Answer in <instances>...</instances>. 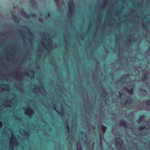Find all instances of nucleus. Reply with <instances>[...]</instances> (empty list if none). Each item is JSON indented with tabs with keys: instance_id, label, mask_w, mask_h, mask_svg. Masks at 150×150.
<instances>
[{
	"instance_id": "nucleus-1",
	"label": "nucleus",
	"mask_w": 150,
	"mask_h": 150,
	"mask_svg": "<svg viewBox=\"0 0 150 150\" xmlns=\"http://www.w3.org/2000/svg\"><path fill=\"white\" fill-rule=\"evenodd\" d=\"M18 145L15 137L12 133L11 137L10 139L9 150H13Z\"/></svg>"
},
{
	"instance_id": "nucleus-2",
	"label": "nucleus",
	"mask_w": 150,
	"mask_h": 150,
	"mask_svg": "<svg viewBox=\"0 0 150 150\" xmlns=\"http://www.w3.org/2000/svg\"><path fill=\"white\" fill-rule=\"evenodd\" d=\"M115 140V146L119 150H125V148L122 143V141L119 138H116Z\"/></svg>"
},
{
	"instance_id": "nucleus-3",
	"label": "nucleus",
	"mask_w": 150,
	"mask_h": 150,
	"mask_svg": "<svg viewBox=\"0 0 150 150\" xmlns=\"http://www.w3.org/2000/svg\"><path fill=\"white\" fill-rule=\"evenodd\" d=\"M74 11L73 1L72 0H70L68 3V13L72 14Z\"/></svg>"
},
{
	"instance_id": "nucleus-4",
	"label": "nucleus",
	"mask_w": 150,
	"mask_h": 150,
	"mask_svg": "<svg viewBox=\"0 0 150 150\" xmlns=\"http://www.w3.org/2000/svg\"><path fill=\"white\" fill-rule=\"evenodd\" d=\"M25 114L30 116L31 115L33 114L34 113V111L32 110L30 107H27L25 110Z\"/></svg>"
},
{
	"instance_id": "nucleus-5",
	"label": "nucleus",
	"mask_w": 150,
	"mask_h": 150,
	"mask_svg": "<svg viewBox=\"0 0 150 150\" xmlns=\"http://www.w3.org/2000/svg\"><path fill=\"white\" fill-rule=\"evenodd\" d=\"M15 99H12L11 101L7 100L6 102H4L3 103V105L6 107H10L12 106V102L15 100Z\"/></svg>"
},
{
	"instance_id": "nucleus-6",
	"label": "nucleus",
	"mask_w": 150,
	"mask_h": 150,
	"mask_svg": "<svg viewBox=\"0 0 150 150\" xmlns=\"http://www.w3.org/2000/svg\"><path fill=\"white\" fill-rule=\"evenodd\" d=\"M55 109L59 115L62 116H63L64 114V112L62 107H60L59 109H58L57 108L55 107Z\"/></svg>"
},
{
	"instance_id": "nucleus-7",
	"label": "nucleus",
	"mask_w": 150,
	"mask_h": 150,
	"mask_svg": "<svg viewBox=\"0 0 150 150\" xmlns=\"http://www.w3.org/2000/svg\"><path fill=\"white\" fill-rule=\"evenodd\" d=\"M143 72L144 74V78L143 77L142 79V81H144L145 80V79L147 77V76H148V74L147 72L145 70H143Z\"/></svg>"
},
{
	"instance_id": "nucleus-8",
	"label": "nucleus",
	"mask_w": 150,
	"mask_h": 150,
	"mask_svg": "<svg viewBox=\"0 0 150 150\" xmlns=\"http://www.w3.org/2000/svg\"><path fill=\"white\" fill-rule=\"evenodd\" d=\"M77 150H82L81 147L83 146L82 143H80L79 142H77Z\"/></svg>"
},
{
	"instance_id": "nucleus-9",
	"label": "nucleus",
	"mask_w": 150,
	"mask_h": 150,
	"mask_svg": "<svg viewBox=\"0 0 150 150\" xmlns=\"http://www.w3.org/2000/svg\"><path fill=\"white\" fill-rule=\"evenodd\" d=\"M125 89L127 91L128 94H132L133 93V89L132 88H131L130 90H129L127 87H125Z\"/></svg>"
},
{
	"instance_id": "nucleus-10",
	"label": "nucleus",
	"mask_w": 150,
	"mask_h": 150,
	"mask_svg": "<svg viewBox=\"0 0 150 150\" xmlns=\"http://www.w3.org/2000/svg\"><path fill=\"white\" fill-rule=\"evenodd\" d=\"M8 86L7 85H2L1 86V88L4 90H7L8 89Z\"/></svg>"
},
{
	"instance_id": "nucleus-11",
	"label": "nucleus",
	"mask_w": 150,
	"mask_h": 150,
	"mask_svg": "<svg viewBox=\"0 0 150 150\" xmlns=\"http://www.w3.org/2000/svg\"><path fill=\"white\" fill-rule=\"evenodd\" d=\"M144 116H142L139 119V120L137 121V122L139 124H140L142 121L144 119Z\"/></svg>"
},
{
	"instance_id": "nucleus-12",
	"label": "nucleus",
	"mask_w": 150,
	"mask_h": 150,
	"mask_svg": "<svg viewBox=\"0 0 150 150\" xmlns=\"http://www.w3.org/2000/svg\"><path fill=\"white\" fill-rule=\"evenodd\" d=\"M20 133L22 135H24L26 136L28 135V133L24 130H22L20 131Z\"/></svg>"
},
{
	"instance_id": "nucleus-13",
	"label": "nucleus",
	"mask_w": 150,
	"mask_h": 150,
	"mask_svg": "<svg viewBox=\"0 0 150 150\" xmlns=\"http://www.w3.org/2000/svg\"><path fill=\"white\" fill-rule=\"evenodd\" d=\"M141 92V93L144 95H145L147 93V91L146 90L142 89H140V90Z\"/></svg>"
},
{
	"instance_id": "nucleus-14",
	"label": "nucleus",
	"mask_w": 150,
	"mask_h": 150,
	"mask_svg": "<svg viewBox=\"0 0 150 150\" xmlns=\"http://www.w3.org/2000/svg\"><path fill=\"white\" fill-rule=\"evenodd\" d=\"M21 14L22 16H24L26 18H28L30 16L24 12H22Z\"/></svg>"
},
{
	"instance_id": "nucleus-15",
	"label": "nucleus",
	"mask_w": 150,
	"mask_h": 150,
	"mask_svg": "<svg viewBox=\"0 0 150 150\" xmlns=\"http://www.w3.org/2000/svg\"><path fill=\"white\" fill-rule=\"evenodd\" d=\"M107 127H106L102 125V131L103 133H105L106 129Z\"/></svg>"
},
{
	"instance_id": "nucleus-16",
	"label": "nucleus",
	"mask_w": 150,
	"mask_h": 150,
	"mask_svg": "<svg viewBox=\"0 0 150 150\" xmlns=\"http://www.w3.org/2000/svg\"><path fill=\"white\" fill-rule=\"evenodd\" d=\"M12 18L16 22L18 21V20L16 16H15L14 15L12 14Z\"/></svg>"
},
{
	"instance_id": "nucleus-17",
	"label": "nucleus",
	"mask_w": 150,
	"mask_h": 150,
	"mask_svg": "<svg viewBox=\"0 0 150 150\" xmlns=\"http://www.w3.org/2000/svg\"><path fill=\"white\" fill-rule=\"evenodd\" d=\"M49 42L48 43V46H49V47H50V48L52 47V42L51 40H49Z\"/></svg>"
},
{
	"instance_id": "nucleus-18",
	"label": "nucleus",
	"mask_w": 150,
	"mask_h": 150,
	"mask_svg": "<svg viewBox=\"0 0 150 150\" xmlns=\"http://www.w3.org/2000/svg\"><path fill=\"white\" fill-rule=\"evenodd\" d=\"M146 105H150V100H147L145 103Z\"/></svg>"
},
{
	"instance_id": "nucleus-19",
	"label": "nucleus",
	"mask_w": 150,
	"mask_h": 150,
	"mask_svg": "<svg viewBox=\"0 0 150 150\" xmlns=\"http://www.w3.org/2000/svg\"><path fill=\"white\" fill-rule=\"evenodd\" d=\"M80 142H82V143H86V142L83 140L82 139H81V140L80 141Z\"/></svg>"
},
{
	"instance_id": "nucleus-20",
	"label": "nucleus",
	"mask_w": 150,
	"mask_h": 150,
	"mask_svg": "<svg viewBox=\"0 0 150 150\" xmlns=\"http://www.w3.org/2000/svg\"><path fill=\"white\" fill-rule=\"evenodd\" d=\"M31 73L33 75V78L34 77V72L33 71H31Z\"/></svg>"
},
{
	"instance_id": "nucleus-21",
	"label": "nucleus",
	"mask_w": 150,
	"mask_h": 150,
	"mask_svg": "<svg viewBox=\"0 0 150 150\" xmlns=\"http://www.w3.org/2000/svg\"><path fill=\"white\" fill-rule=\"evenodd\" d=\"M122 125H124V126H126V124L125 122H123L122 123Z\"/></svg>"
},
{
	"instance_id": "nucleus-22",
	"label": "nucleus",
	"mask_w": 150,
	"mask_h": 150,
	"mask_svg": "<svg viewBox=\"0 0 150 150\" xmlns=\"http://www.w3.org/2000/svg\"><path fill=\"white\" fill-rule=\"evenodd\" d=\"M82 135H85V137H86V134H85V133L83 132H82V133L81 134Z\"/></svg>"
},
{
	"instance_id": "nucleus-23",
	"label": "nucleus",
	"mask_w": 150,
	"mask_h": 150,
	"mask_svg": "<svg viewBox=\"0 0 150 150\" xmlns=\"http://www.w3.org/2000/svg\"><path fill=\"white\" fill-rule=\"evenodd\" d=\"M42 47H46L45 46L44 44L43 43L42 44Z\"/></svg>"
},
{
	"instance_id": "nucleus-24",
	"label": "nucleus",
	"mask_w": 150,
	"mask_h": 150,
	"mask_svg": "<svg viewBox=\"0 0 150 150\" xmlns=\"http://www.w3.org/2000/svg\"><path fill=\"white\" fill-rule=\"evenodd\" d=\"M2 127V123L1 122H0V128H1Z\"/></svg>"
},
{
	"instance_id": "nucleus-25",
	"label": "nucleus",
	"mask_w": 150,
	"mask_h": 150,
	"mask_svg": "<svg viewBox=\"0 0 150 150\" xmlns=\"http://www.w3.org/2000/svg\"><path fill=\"white\" fill-rule=\"evenodd\" d=\"M67 129L68 131V132H69V127L68 126H67Z\"/></svg>"
},
{
	"instance_id": "nucleus-26",
	"label": "nucleus",
	"mask_w": 150,
	"mask_h": 150,
	"mask_svg": "<svg viewBox=\"0 0 150 150\" xmlns=\"http://www.w3.org/2000/svg\"><path fill=\"white\" fill-rule=\"evenodd\" d=\"M30 1L32 4H33V0H30Z\"/></svg>"
},
{
	"instance_id": "nucleus-27",
	"label": "nucleus",
	"mask_w": 150,
	"mask_h": 150,
	"mask_svg": "<svg viewBox=\"0 0 150 150\" xmlns=\"http://www.w3.org/2000/svg\"><path fill=\"white\" fill-rule=\"evenodd\" d=\"M143 127H139V130H141L142 129V128H143Z\"/></svg>"
},
{
	"instance_id": "nucleus-28",
	"label": "nucleus",
	"mask_w": 150,
	"mask_h": 150,
	"mask_svg": "<svg viewBox=\"0 0 150 150\" xmlns=\"http://www.w3.org/2000/svg\"><path fill=\"white\" fill-rule=\"evenodd\" d=\"M58 0H55V1L56 2H57L58 1Z\"/></svg>"
},
{
	"instance_id": "nucleus-29",
	"label": "nucleus",
	"mask_w": 150,
	"mask_h": 150,
	"mask_svg": "<svg viewBox=\"0 0 150 150\" xmlns=\"http://www.w3.org/2000/svg\"><path fill=\"white\" fill-rule=\"evenodd\" d=\"M32 16L33 17V16H35V15H32Z\"/></svg>"
},
{
	"instance_id": "nucleus-30",
	"label": "nucleus",
	"mask_w": 150,
	"mask_h": 150,
	"mask_svg": "<svg viewBox=\"0 0 150 150\" xmlns=\"http://www.w3.org/2000/svg\"><path fill=\"white\" fill-rule=\"evenodd\" d=\"M50 16V14H49V13H48V16Z\"/></svg>"
},
{
	"instance_id": "nucleus-31",
	"label": "nucleus",
	"mask_w": 150,
	"mask_h": 150,
	"mask_svg": "<svg viewBox=\"0 0 150 150\" xmlns=\"http://www.w3.org/2000/svg\"><path fill=\"white\" fill-rule=\"evenodd\" d=\"M67 125L68 124V122H67Z\"/></svg>"
},
{
	"instance_id": "nucleus-32",
	"label": "nucleus",
	"mask_w": 150,
	"mask_h": 150,
	"mask_svg": "<svg viewBox=\"0 0 150 150\" xmlns=\"http://www.w3.org/2000/svg\"><path fill=\"white\" fill-rule=\"evenodd\" d=\"M39 47H40V46L39 45Z\"/></svg>"
}]
</instances>
